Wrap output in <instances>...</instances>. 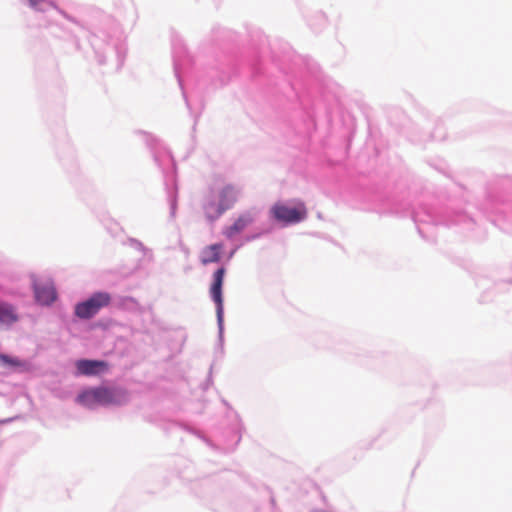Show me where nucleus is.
Masks as SVG:
<instances>
[{"label":"nucleus","mask_w":512,"mask_h":512,"mask_svg":"<svg viewBox=\"0 0 512 512\" xmlns=\"http://www.w3.org/2000/svg\"><path fill=\"white\" fill-rule=\"evenodd\" d=\"M77 400L89 408L96 405H119L125 401V393L118 389L97 387L83 391Z\"/></svg>","instance_id":"1"},{"label":"nucleus","mask_w":512,"mask_h":512,"mask_svg":"<svg viewBox=\"0 0 512 512\" xmlns=\"http://www.w3.org/2000/svg\"><path fill=\"white\" fill-rule=\"evenodd\" d=\"M111 303V295L107 292L94 293L87 300L78 303L75 306V315L80 319H90L95 316L102 308Z\"/></svg>","instance_id":"2"},{"label":"nucleus","mask_w":512,"mask_h":512,"mask_svg":"<svg viewBox=\"0 0 512 512\" xmlns=\"http://www.w3.org/2000/svg\"><path fill=\"white\" fill-rule=\"evenodd\" d=\"M271 213L277 221L285 224L298 223L307 217V209L302 202H299L294 207L283 203H276L271 208Z\"/></svg>","instance_id":"3"},{"label":"nucleus","mask_w":512,"mask_h":512,"mask_svg":"<svg viewBox=\"0 0 512 512\" xmlns=\"http://www.w3.org/2000/svg\"><path fill=\"white\" fill-rule=\"evenodd\" d=\"M226 270L224 267L217 269L213 274V281L210 286V295L216 304L217 317L219 321H222L223 317V297H222V286Z\"/></svg>","instance_id":"4"},{"label":"nucleus","mask_w":512,"mask_h":512,"mask_svg":"<svg viewBox=\"0 0 512 512\" xmlns=\"http://www.w3.org/2000/svg\"><path fill=\"white\" fill-rule=\"evenodd\" d=\"M33 289L35 299L41 305H50L56 299V290L51 281L37 282L34 281Z\"/></svg>","instance_id":"5"},{"label":"nucleus","mask_w":512,"mask_h":512,"mask_svg":"<svg viewBox=\"0 0 512 512\" xmlns=\"http://www.w3.org/2000/svg\"><path fill=\"white\" fill-rule=\"evenodd\" d=\"M238 199V190L231 186H225L219 193V204L215 211V217L220 216L224 211L231 208Z\"/></svg>","instance_id":"6"},{"label":"nucleus","mask_w":512,"mask_h":512,"mask_svg":"<svg viewBox=\"0 0 512 512\" xmlns=\"http://www.w3.org/2000/svg\"><path fill=\"white\" fill-rule=\"evenodd\" d=\"M78 374L92 376L100 374L108 369V364L101 360H79L76 362Z\"/></svg>","instance_id":"7"},{"label":"nucleus","mask_w":512,"mask_h":512,"mask_svg":"<svg viewBox=\"0 0 512 512\" xmlns=\"http://www.w3.org/2000/svg\"><path fill=\"white\" fill-rule=\"evenodd\" d=\"M18 321V314L13 305L0 302V325L11 326Z\"/></svg>","instance_id":"8"},{"label":"nucleus","mask_w":512,"mask_h":512,"mask_svg":"<svg viewBox=\"0 0 512 512\" xmlns=\"http://www.w3.org/2000/svg\"><path fill=\"white\" fill-rule=\"evenodd\" d=\"M253 222V216L250 213H245L240 215L233 225L228 227L225 231V235L229 238L233 237L235 234L243 231L249 224Z\"/></svg>","instance_id":"9"},{"label":"nucleus","mask_w":512,"mask_h":512,"mask_svg":"<svg viewBox=\"0 0 512 512\" xmlns=\"http://www.w3.org/2000/svg\"><path fill=\"white\" fill-rule=\"evenodd\" d=\"M222 248L223 246L221 244H212L205 247L201 254L202 264L207 265L209 263L218 262Z\"/></svg>","instance_id":"10"},{"label":"nucleus","mask_w":512,"mask_h":512,"mask_svg":"<svg viewBox=\"0 0 512 512\" xmlns=\"http://www.w3.org/2000/svg\"><path fill=\"white\" fill-rule=\"evenodd\" d=\"M0 362H2L4 364L13 365V366H17V365L20 364L17 359L11 358V357H9L7 355H4V354L0 355Z\"/></svg>","instance_id":"11"},{"label":"nucleus","mask_w":512,"mask_h":512,"mask_svg":"<svg viewBox=\"0 0 512 512\" xmlns=\"http://www.w3.org/2000/svg\"><path fill=\"white\" fill-rule=\"evenodd\" d=\"M31 7L35 9H42V6L46 3V0H28Z\"/></svg>","instance_id":"12"},{"label":"nucleus","mask_w":512,"mask_h":512,"mask_svg":"<svg viewBox=\"0 0 512 512\" xmlns=\"http://www.w3.org/2000/svg\"><path fill=\"white\" fill-rule=\"evenodd\" d=\"M211 208H212V205L208 206L207 210L210 211Z\"/></svg>","instance_id":"13"}]
</instances>
